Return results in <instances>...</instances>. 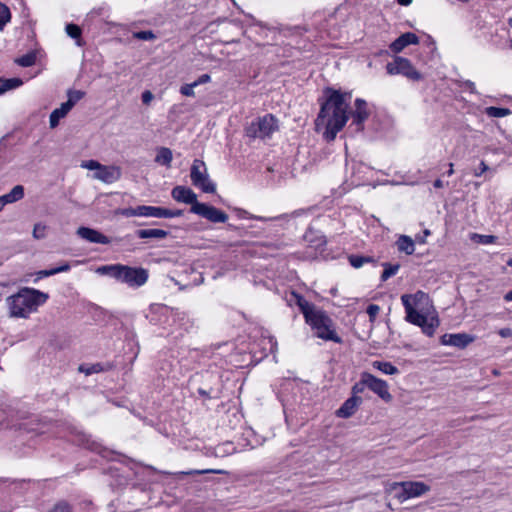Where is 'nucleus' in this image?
<instances>
[{"instance_id": "obj_49", "label": "nucleus", "mask_w": 512, "mask_h": 512, "mask_svg": "<svg viewBox=\"0 0 512 512\" xmlns=\"http://www.w3.org/2000/svg\"><path fill=\"white\" fill-rule=\"evenodd\" d=\"M414 305H418L424 300L428 299V296L423 291H417L415 294H411Z\"/></svg>"}, {"instance_id": "obj_21", "label": "nucleus", "mask_w": 512, "mask_h": 512, "mask_svg": "<svg viewBox=\"0 0 512 512\" xmlns=\"http://www.w3.org/2000/svg\"><path fill=\"white\" fill-rule=\"evenodd\" d=\"M316 336L326 341H333L335 343H341V338L337 335L333 329V323H326L325 325L315 330Z\"/></svg>"}, {"instance_id": "obj_41", "label": "nucleus", "mask_w": 512, "mask_h": 512, "mask_svg": "<svg viewBox=\"0 0 512 512\" xmlns=\"http://www.w3.org/2000/svg\"><path fill=\"white\" fill-rule=\"evenodd\" d=\"M47 226L42 223H36L33 228V237L35 239H43L46 237Z\"/></svg>"}, {"instance_id": "obj_62", "label": "nucleus", "mask_w": 512, "mask_h": 512, "mask_svg": "<svg viewBox=\"0 0 512 512\" xmlns=\"http://www.w3.org/2000/svg\"><path fill=\"white\" fill-rule=\"evenodd\" d=\"M5 205L3 204L2 200L0 199V212L4 209Z\"/></svg>"}, {"instance_id": "obj_33", "label": "nucleus", "mask_w": 512, "mask_h": 512, "mask_svg": "<svg viewBox=\"0 0 512 512\" xmlns=\"http://www.w3.org/2000/svg\"><path fill=\"white\" fill-rule=\"evenodd\" d=\"M69 270H70L69 263L68 262H64L59 267L38 271L37 272V278L41 279V278L49 277V276H52V275H55V274H58V273H61V272H67Z\"/></svg>"}, {"instance_id": "obj_10", "label": "nucleus", "mask_w": 512, "mask_h": 512, "mask_svg": "<svg viewBox=\"0 0 512 512\" xmlns=\"http://www.w3.org/2000/svg\"><path fill=\"white\" fill-rule=\"evenodd\" d=\"M190 212L212 223H225L228 220V215L225 212L205 203H197L195 206H191Z\"/></svg>"}, {"instance_id": "obj_43", "label": "nucleus", "mask_w": 512, "mask_h": 512, "mask_svg": "<svg viewBox=\"0 0 512 512\" xmlns=\"http://www.w3.org/2000/svg\"><path fill=\"white\" fill-rule=\"evenodd\" d=\"M79 370L81 372H84L86 375H91V374L99 373V372L103 371V367L100 363H96L89 367H85V366L81 365L79 367Z\"/></svg>"}, {"instance_id": "obj_22", "label": "nucleus", "mask_w": 512, "mask_h": 512, "mask_svg": "<svg viewBox=\"0 0 512 512\" xmlns=\"http://www.w3.org/2000/svg\"><path fill=\"white\" fill-rule=\"evenodd\" d=\"M24 197V187L22 185H16L12 188L9 193L0 196L3 204H11L21 200Z\"/></svg>"}, {"instance_id": "obj_42", "label": "nucleus", "mask_w": 512, "mask_h": 512, "mask_svg": "<svg viewBox=\"0 0 512 512\" xmlns=\"http://www.w3.org/2000/svg\"><path fill=\"white\" fill-rule=\"evenodd\" d=\"M65 30L68 36H70L73 39H77L81 36V29L76 24H67Z\"/></svg>"}, {"instance_id": "obj_30", "label": "nucleus", "mask_w": 512, "mask_h": 512, "mask_svg": "<svg viewBox=\"0 0 512 512\" xmlns=\"http://www.w3.org/2000/svg\"><path fill=\"white\" fill-rule=\"evenodd\" d=\"M293 295L296 298V304L298 305L305 318L307 315L309 316L313 311L316 310L314 305L307 301L303 296L296 293H293Z\"/></svg>"}, {"instance_id": "obj_47", "label": "nucleus", "mask_w": 512, "mask_h": 512, "mask_svg": "<svg viewBox=\"0 0 512 512\" xmlns=\"http://www.w3.org/2000/svg\"><path fill=\"white\" fill-rule=\"evenodd\" d=\"M206 473H215V474H226L225 470L220 469H206V470H190L188 472H184L185 475H193V474H206Z\"/></svg>"}, {"instance_id": "obj_59", "label": "nucleus", "mask_w": 512, "mask_h": 512, "mask_svg": "<svg viewBox=\"0 0 512 512\" xmlns=\"http://www.w3.org/2000/svg\"><path fill=\"white\" fill-rule=\"evenodd\" d=\"M504 300L506 302H511L512 301V289L510 291H508L505 295H504Z\"/></svg>"}, {"instance_id": "obj_37", "label": "nucleus", "mask_w": 512, "mask_h": 512, "mask_svg": "<svg viewBox=\"0 0 512 512\" xmlns=\"http://www.w3.org/2000/svg\"><path fill=\"white\" fill-rule=\"evenodd\" d=\"M36 62V55L34 52H29L21 57L15 59V63L21 67H30Z\"/></svg>"}, {"instance_id": "obj_27", "label": "nucleus", "mask_w": 512, "mask_h": 512, "mask_svg": "<svg viewBox=\"0 0 512 512\" xmlns=\"http://www.w3.org/2000/svg\"><path fill=\"white\" fill-rule=\"evenodd\" d=\"M23 80L18 77L3 79L0 78V95L4 94L7 91L19 88L23 85Z\"/></svg>"}, {"instance_id": "obj_55", "label": "nucleus", "mask_w": 512, "mask_h": 512, "mask_svg": "<svg viewBox=\"0 0 512 512\" xmlns=\"http://www.w3.org/2000/svg\"><path fill=\"white\" fill-rule=\"evenodd\" d=\"M104 12V8L102 7H99V8H94L92 9L88 14H87V18H90V19H93L97 16H101Z\"/></svg>"}, {"instance_id": "obj_40", "label": "nucleus", "mask_w": 512, "mask_h": 512, "mask_svg": "<svg viewBox=\"0 0 512 512\" xmlns=\"http://www.w3.org/2000/svg\"><path fill=\"white\" fill-rule=\"evenodd\" d=\"M133 38L142 41H151L156 38V35L151 30L137 31L133 33Z\"/></svg>"}, {"instance_id": "obj_50", "label": "nucleus", "mask_w": 512, "mask_h": 512, "mask_svg": "<svg viewBox=\"0 0 512 512\" xmlns=\"http://www.w3.org/2000/svg\"><path fill=\"white\" fill-rule=\"evenodd\" d=\"M460 87L469 90L472 94H478V91L476 89L475 83L471 80H464L461 82Z\"/></svg>"}, {"instance_id": "obj_24", "label": "nucleus", "mask_w": 512, "mask_h": 512, "mask_svg": "<svg viewBox=\"0 0 512 512\" xmlns=\"http://www.w3.org/2000/svg\"><path fill=\"white\" fill-rule=\"evenodd\" d=\"M69 112L70 109L64 103H62L59 108L54 109L49 117L50 128H56L60 120L64 118Z\"/></svg>"}, {"instance_id": "obj_34", "label": "nucleus", "mask_w": 512, "mask_h": 512, "mask_svg": "<svg viewBox=\"0 0 512 512\" xmlns=\"http://www.w3.org/2000/svg\"><path fill=\"white\" fill-rule=\"evenodd\" d=\"M485 114L488 117L502 118L511 114V110L508 108L489 106L485 108Z\"/></svg>"}, {"instance_id": "obj_48", "label": "nucleus", "mask_w": 512, "mask_h": 512, "mask_svg": "<svg viewBox=\"0 0 512 512\" xmlns=\"http://www.w3.org/2000/svg\"><path fill=\"white\" fill-rule=\"evenodd\" d=\"M101 163H99L98 161L96 160H88V161H83L82 164H81V167L82 168H86L88 170H95L98 171L99 168L101 167Z\"/></svg>"}, {"instance_id": "obj_44", "label": "nucleus", "mask_w": 512, "mask_h": 512, "mask_svg": "<svg viewBox=\"0 0 512 512\" xmlns=\"http://www.w3.org/2000/svg\"><path fill=\"white\" fill-rule=\"evenodd\" d=\"M401 301H402V304L405 308V312L408 313L412 310H414V303L412 301V297H411V294H403L401 296Z\"/></svg>"}, {"instance_id": "obj_5", "label": "nucleus", "mask_w": 512, "mask_h": 512, "mask_svg": "<svg viewBox=\"0 0 512 512\" xmlns=\"http://www.w3.org/2000/svg\"><path fill=\"white\" fill-rule=\"evenodd\" d=\"M430 490V487L423 482L406 481L401 483H393L390 491L400 502H404L410 498L419 497Z\"/></svg>"}, {"instance_id": "obj_7", "label": "nucleus", "mask_w": 512, "mask_h": 512, "mask_svg": "<svg viewBox=\"0 0 512 512\" xmlns=\"http://www.w3.org/2000/svg\"><path fill=\"white\" fill-rule=\"evenodd\" d=\"M386 71L389 75H403L408 79L418 81L422 75L414 68L410 60L400 56L395 57L392 62L386 65Z\"/></svg>"}, {"instance_id": "obj_57", "label": "nucleus", "mask_w": 512, "mask_h": 512, "mask_svg": "<svg viewBox=\"0 0 512 512\" xmlns=\"http://www.w3.org/2000/svg\"><path fill=\"white\" fill-rule=\"evenodd\" d=\"M499 335L503 338L512 336V330L510 328H502L499 330Z\"/></svg>"}, {"instance_id": "obj_36", "label": "nucleus", "mask_w": 512, "mask_h": 512, "mask_svg": "<svg viewBox=\"0 0 512 512\" xmlns=\"http://www.w3.org/2000/svg\"><path fill=\"white\" fill-rule=\"evenodd\" d=\"M145 205H140L137 207H128L120 210V214L124 217H145Z\"/></svg>"}, {"instance_id": "obj_60", "label": "nucleus", "mask_w": 512, "mask_h": 512, "mask_svg": "<svg viewBox=\"0 0 512 512\" xmlns=\"http://www.w3.org/2000/svg\"><path fill=\"white\" fill-rule=\"evenodd\" d=\"M400 5L408 6L412 3V0H397Z\"/></svg>"}, {"instance_id": "obj_11", "label": "nucleus", "mask_w": 512, "mask_h": 512, "mask_svg": "<svg viewBox=\"0 0 512 512\" xmlns=\"http://www.w3.org/2000/svg\"><path fill=\"white\" fill-rule=\"evenodd\" d=\"M364 377L367 379V388L378 395L385 402L392 400V395L388 390V384L385 380L375 377L371 373L364 372Z\"/></svg>"}, {"instance_id": "obj_9", "label": "nucleus", "mask_w": 512, "mask_h": 512, "mask_svg": "<svg viewBox=\"0 0 512 512\" xmlns=\"http://www.w3.org/2000/svg\"><path fill=\"white\" fill-rule=\"evenodd\" d=\"M354 110L351 112V123L349 129L353 133H359L364 130V123L368 119L370 112L368 104L364 99L357 98L354 102Z\"/></svg>"}, {"instance_id": "obj_23", "label": "nucleus", "mask_w": 512, "mask_h": 512, "mask_svg": "<svg viewBox=\"0 0 512 512\" xmlns=\"http://www.w3.org/2000/svg\"><path fill=\"white\" fill-rule=\"evenodd\" d=\"M169 235V232L163 229H140L136 231V236L140 239H164Z\"/></svg>"}, {"instance_id": "obj_52", "label": "nucleus", "mask_w": 512, "mask_h": 512, "mask_svg": "<svg viewBox=\"0 0 512 512\" xmlns=\"http://www.w3.org/2000/svg\"><path fill=\"white\" fill-rule=\"evenodd\" d=\"M211 81V76L209 74H202L195 80L193 83L196 84V87Z\"/></svg>"}, {"instance_id": "obj_12", "label": "nucleus", "mask_w": 512, "mask_h": 512, "mask_svg": "<svg viewBox=\"0 0 512 512\" xmlns=\"http://www.w3.org/2000/svg\"><path fill=\"white\" fill-rule=\"evenodd\" d=\"M474 341V337L466 334V333H456V334H444L440 338V342L442 345L446 346H454L459 349L466 348L470 343Z\"/></svg>"}, {"instance_id": "obj_38", "label": "nucleus", "mask_w": 512, "mask_h": 512, "mask_svg": "<svg viewBox=\"0 0 512 512\" xmlns=\"http://www.w3.org/2000/svg\"><path fill=\"white\" fill-rule=\"evenodd\" d=\"M367 379L364 377V372L361 374V378L351 388V397H360L359 394L363 393L367 388Z\"/></svg>"}, {"instance_id": "obj_26", "label": "nucleus", "mask_w": 512, "mask_h": 512, "mask_svg": "<svg viewBox=\"0 0 512 512\" xmlns=\"http://www.w3.org/2000/svg\"><path fill=\"white\" fill-rule=\"evenodd\" d=\"M397 248L400 252H404L407 255H411L414 253L415 244L411 237L406 235H401L397 242Z\"/></svg>"}, {"instance_id": "obj_19", "label": "nucleus", "mask_w": 512, "mask_h": 512, "mask_svg": "<svg viewBox=\"0 0 512 512\" xmlns=\"http://www.w3.org/2000/svg\"><path fill=\"white\" fill-rule=\"evenodd\" d=\"M419 38L416 34L412 32H406L400 35L397 39H395L390 44V49L395 52L399 53L401 52L405 47L411 44H418Z\"/></svg>"}, {"instance_id": "obj_61", "label": "nucleus", "mask_w": 512, "mask_h": 512, "mask_svg": "<svg viewBox=\"0 0 512 512\" xmlns=\"http://www.w3.org/2000/svg\"><path fill=\"white\" fill-rule=\"evenodd\" d=\"M453 174H454L453 164H452V163H450V164H449V169H448V171L446 172V175H447V176H451V175H453Z\"/></svg>"}, {"instance_id": "obj_56", "label": "nucleus", "mask_w": 512, "mask_h": 512, "mask_svg": "<svg viewBox=\"0 0 512 512\" xmlns=\"http://www.w3.org/2000/svg\"><path fill=\"white\" fill-rule=\"evenodd\" d=\"M380 308L378 305L376 304H370L368 307H367V313L370 317H375L378 312H379Z\"/></svg>"}, {"instance_id": "obj_46", "label": "nucleus", "mask_w": 512, "mask_h": 512, "mask_svg": "<svg viewBox=\"0 0 512 512\" xmlns=\"http://www.w3.org/2000/svg\"><path fill=\"white\" fill-rule=\"evenodd\" d=\"M474 238L478 239V242L480 244H492L496 241L497 237L494 235H480V234H474Z\"/></svg>"}, {"instance_id": "obj_58", "label": "nucleus", "mask_w": 512, "mask_h": 512, "mask_svg": "<svg viewBox=\"0 0 512 512\" xmlns=\"http://www.w3.org/2000/svg\"><path fill=\"white\" fill-rule=\"evenodd\" d=\"M433 186L436 188V189H440V188H443L444 187V183L441 179H436L434 182H433Z\"/></svg>"}, {"instance_id": "obj_16", "label": "nucleus", "mask_w": 512, "mask_h": 512, "mask_svg": "<svg viewBox=\"0 0 512 512\" xmlns=\"http://www.w3.org/2000/svg\"><path fill=\"white\" fill-rule=\"evenodd\" d=\"M121 169L117 166L101 165L98 171L94 173V178L106 184H111L121 178Z\"/></svg>"}, {"instance_id": "obj_8", "label": "nucleus", "mask_w": 512, "mask_h": 512, "mask_svg": "<svg viewBox=\"0 0 512 512\" xmlns=\"http://www.w3.org/2000/svg\"><path fill=\"white\" fill-rule=\"evenodd\" d=\"M405 319L407 322L420 327L422 332L428 337H432L434 335L436 328L440 324L438 316H431L428 318L416 309L406 313Z\"/></svg>"}, {"instance_id": "obj_20", "label": "nucleus", "mask_w": 512, "mask_h": 512, "mask_svg": "<svg viewBox=\"0 0 512 512\" xmlns=\"http://www.w3.org/2000/svg\"><path fill=\"white\" fill-rule=\"evenodd\" d=\"M306 322L312 327L313 330L331 323V318L322 310H315L305 318Z\"/></svg>"}, {"instance_id": "obj_17", "label": "nucleus", "mask_w": 512, "mask_h": 512, "mask_svg": "<svg viewBox=\"0 0 512 512\" xmlns=\"http://www.w3.org/2000/svg\"><path fill=\"white\" fill-rule=\"evenodd\" d=\"M145 212V217L154 218H176L183 215V210H171L163 207L147 205H145Z\"/></svg>"}, {"instance_id": "obj_29", "label": "nucleus", "mask_w": 512, "mask_h": 512, "mask_svg": "<svg viewBox=\"0 0 512 512\" xmlns=\"http://www.w3.org/2000/svg\"><path fill=\"white\" fill-rule=\"evenodd\" d=\"M348 261L350 265L355 268L359 269L364 264L367 263H375V259L371 256H363V255H357V254H351L348 256Z\"/></svg>"}, {"instance_id": "obj_51", "label": "nucleus", "mask_w": 512, "mask_h": 512, "mask_svg": "<svg viewBox=\"0 0 512 512\" xmlns=\"http://www.w3.org/2000/svg\"><path fill=\"white\" fill-rule=\"evenodd\" d=\"M488 170V165L484 161H481L479 167L474 170V176L480 177L483 173H485Z\"/></svg>"}, {"instance_id": "obj_28", "label": "nucleus", "mask_w": 512, "mask_h": 512, "mask_svg": "<svg viewBox=\"0 0 512 512\" xmlns=\"http://www.w3.org/2000/svg\"><path fill=\"white\" fill-rule=\"evenodd\" d=\"M250 31L259 34L263 40L266 41L273 40V37H270V34H273L274 36L276 35L275 30L267 27L262 22H256L253 26L250 27Z\"/></svg>"}, {"instance_id": "obj_35", "label": "nucleus", "mask_w": 512, "mask_h": 512, "mask_svg": "<svg viewBox=\"0 0 512 512\" xmlns=\"http://www.w3.org/2000/svg\"><path fill=\"white\" fill-rule=\"evenodd\" d=\"M382 266L384 267V270L381 274V281L385 282L392 276L396 275L397 272L400 269V264H390L387 262L382 263Z\"/></svg>"}, {"instance_id": "obj_32", "label": "nucleus", "mask_w": 512, "mask_h": 512, "mask_svg": "<svg viewBox=\"0 0 512 512\" xmlns=\"http://www.w3.org/2000/svg\"><path fill=\"white\" fill-rule=\"evenodd\" d=\"M84 96L85 93L81 90L69 89L67 91L68 99L66 102H64V104L71 110Z\"/></svg>"}, {"instance_id": "obj_4", "label": "nucleus", "mask_w": 512, "mask_h": 512, "mask_svg": "<svg viewBox=\"0 0 512 512\" xmlns=\"http://www.w3.org/2000/svg\"><path fill=\"white\" fill-rule=\"evenodd\" d=\"M279 129V121L273 114H265L253 120L245 129L249 138L267 139Z\"/></svg>"}, {"instance_id": "obj_45", "label": "nucleus", "mask_w": 512, "mask_h": 512, "mask_svg": "<svg viewBox=\"0 0 512 512\" xmlns=\"http://www.w3.org/2000/svg\"><path fill=\"white\" fill-rule=\"evenodd\" d=\"M195 87H196V84H194L193 82L189 83V84H184L180 87V93L183 96L194 97L195 96V93H194Z\"/></svg>"}, {"instance_id": "obj_6", "label": "nucleus", "mask_w": 512, "mask_h": 512, "mask_svg": "<svg viewBox=\"0 0 512 512\" xmlns=\"http://www.w3.org/2000/svg\"><path fill=\"white\" fill-rule=\"evenodd\" d=\"M190 178L192 184L204 193H214L216 185L209 179L207 167L200 159H195L191 166Z\"/></svg>"}, {"instance_id": "obj_1", "label": "nucleus", "mask_w": 512, "mask_h": 512, "mask_svg": "<svg viewBox=\"0 0 512 512\" xmlns=\"http://www.w3.org/2000/svg\"><path fill=\"white\" fill-rule=\"evenodd\" d=\"M326 99L321 103L319 114L315 120L316 130L324 127L323 137L327 142L333 141L349 120L350 93L327 88Z\"/></svg>"}, {"instance_id": "obj_3", "label": "nucleus", "mask_w": 512, "mask_h": 512, "mask_svg": "<svg viewBox=\"0 0 512 512\" xmlns=\"http://www.w3.org/2000/svg\"><path fill=\"white\" fill-rule=\"evenodd\" d=\"M98 272L111 276L112 278L127 284L132 288L143 286L148 278V270L142 267H130L122 264L101 266Z\"/></svg>"}, {"instance_id": "obj_54", "label": "nucleus", "mask_w": 512, "mask_h": 512, "mask_svg": "<svg viewBox=\"0 0 512 512\" xmlns=\"http://www.w3.org/2000/svg\"><path fill=\"white\" fill-rule=\"evenodd\" d=\"M154 98V95L151 91L146 90L142 93L141 99L144 104H149Z\"/></svg>"}, {"instance_id": "obj_18", "label": "nucleus", "mask_w": 512, "mask_h": 512, "mask_svg": "<svg viewBox=\"0 0 512 512\" xmlns=\"http://www.w3.org/2000/svg\"><path fill=\"white\" fill-rule=\"evenodd\" d=\"M361 403V397H349L336 411V415L340 418L347 419L356 412Z\"/></svg>"}, {"instance_id": "obj_14", "label": "nucleus", "mask_w": 512, "mask_h": 512, "mask_svg": "<svg viewBox=\"0 0 512 512\" xmlns=\"http://www.w3.org/2000/svg\"><path fill=\"white\" fill-rule=\"evenodd\" d=\"M172 198L181 203L190 204L191 206H195L197 203H200L197 200V195L195 192L186 186H176L171 191Z\"/></svg>"}, {"instance_id": "obj_63", "label": "nucleus", "mask_w": 512, "mask_h": 512, "mask_svg": "<svg viewBox=\"0 0 512 512\" xmlns=\"http://www.w3.org/2000/svg\"><path fill=\"white\" fill-rule=\"evenodd\" d=\"M507 264H508L510 267H512V259H510V260L507 262Z\"/></svg>"}, {"instance_id": "obj_15", "label": "nucleus", "mask_w": 512, "mask_h": 512, "mask_svg": "<svg viewBox=\"0 0 512 512\" xmlns=\"http://www.w3.org/2000/svg\"><path fill=\"white\" fill-rule=\"evenodd\" d=\"M154 313L164 315L166 317H171L173 322L179 323L181 326H185L186 322L189 321L188 314L185 311H182L178 308H171L167 306H156L152 307Z\"/></svg>"}, {"instance_id": "obj_25", "label": "nucleus", "mask_w": 512, "mask_h": 512, "mask_svg": "<svg viewBox=\"0 0 512 512\" xmlns=\"http://www.w3.org/2000/svg\"><path fill=\"white\" fill-rule=\"evenodd\" d=\"M172 159L173 154L171 149L167 147H160L157 149V154L154 161L160 165L169 168L171 166Z\"/></svg>"}, {"instance_id": "obj_13", "label": "nucleus", "mask_w": 512, "mask_h": 512, "mask_svg": "<svg viewBox=\"0 0 512 512\" xmlns=\"http://www.w3.org/2000/svg\"><path fill=\"white\" fill-rule=\"evenodd\" d=\"M76 234L80 238L86 240L89 243H97V244H104V245L111 243V239L109 237L105 236L98 230H95V229H92L89 227H84V226L79 227L76 231Z\"/></svg>"}, {"instance_id": "obj_31", "label": "nucleus", "mask_w": 512, "mask_h": 512, "mask_svg": "<svg viewBox=\"0 0 512 512\" xmlns=\"http://www.w3.org/2000/svg\"><path fill=\"white\" fill-rule=\"evenodd\" d=\"M372 365L374 368L387 375H395L399 373V369L390 362L374 361Z\"/></svg>"}, {"instance_id": "obj_53", "label": "nucleus", "mask_w": 512, "mask_h": 512, "mask_svg": "<svg viewBox=\"0 0 512 512\" xmlns=\"http://www.w3.org/2000/svg\"><path fill=\"white\" fill-rule=\"evenodd\" d=\"M198 393L199 395H201L202 397L206 398V399H211V398H214L215 396L212 395L213 394V389L210 388L209 390H206L204 388H198Z\"/></svg>"}, {"instance_id": "obj_2", "label": "nucleus", "mask_w": 512, "mask_h": 512, "mask_svg": "<svg viewBox=\"0 0 512 512\" xmlns=\"http://www.w3.org/2000/svg\"><path fill=\"white\" fill-rule=\"evenodd\" d=\"M49 295L35 288L23 287L16 294L7 298L9 315L27 318L32 312L48 300Z\"/></svg>"}, {"instance_id": "obj_39", "label": "nucleus", "mask_w": 512, "mask_h": 512, "mask_svg": "<svg viewBox=\"0 0 512 512\" xmlns=\"http://www.w3.org/2000/svg\"><path fill=\"white\" fill-rule=\"evenodd\" d=\"M11 13L9 8L0 2V31H2L5 25L10 21Z\"/></svg>"}, {"instance_id": "obj_64", "label": "nucleus", "mask_w": 512, "mask_h": 512, "mask_svg": "<svg viewBox=\"0 0 512 512\" xmlns=\"http://www.w3.org/2000/svg\"><path fill=\"white\" fill-rule=\"evenodd\" d=\"M150 322H151V323H156V320H155L153 317H151V318H150Z\"/></svg>"}]
</instances>
